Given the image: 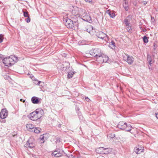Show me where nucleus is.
<instances>
[{
    "label": "nucleus",
    "mask_w": 158,
    "mask_h": 158,
    "mask_svg": "<svg viewBox=\"0 0 158 158\" xmlns=\"http://www.w3.org/2000/svg\"><path fill=\"white\" fill-rule=\"evenodd\" d=\"M70 63L67 61L63 62L62 64V70L63 71H67V69L70 68Z\"/></svg>",
    "instance_id": "ddd939ff"
},
{
    "label": "nucleus",
    "mask_w": 158,
    "mask_h": 158,
    "mask_svg": "<svg viewBox=\"0 0 158 158\" xmlns=\"http://www.w3.org/2000/svg\"><path fill=\"white\" fill-rule=\"evenodd\" d=\"M67 72H68L67 77L69 78H72L73 75L75 73V72L73 71H70L69 72H68V71Z\"/></svg>",
    "instance_id": "393cba45"
},
{
    "label": "nucleus",
    "mask_w": 158,
    "mask_h": 158,
    "mask_svg": "<svg viewBox=\"0 0 158 158\" xmlns=\"http://www.w3.org/2000/svg\"><path fill=\"white\" fill-rule=\"evenodd\" d=\"M64 153V151L61 148H57L55 151L52 153V155L55 157H59L63 155Z\"/></svg>",
    "instance_id": "423d86ee"
},
{
    "label": "nucleus",
    "mask_w": 158,
    "mask_h": 158,
    "mask_svg": "<svg viewBox=\"0 0 158 158\" xmlns=\"http://www.w3.org/2000/svg\"><path fill=\"white\" fill-rule=\"evenodd\" d=\"M125 27L126 29L128 31L129 33H131L132 27L131 24L130 25H125Z\"/></svg>",
    "instance_id": "b1692460"
},
{
    "label": "nucleus",
    "mask_w": 158,
    "mask_h": 158,
    "mask_svg": "<svg viewBox=\"0 0 158 158\" xmlns=\"http://www.w3.org/2000/svg\"><path fill=\"white\" fill-rule=\"evenodd\" d=\"M156 118L158 119V113L156 114Z\"/></svg>",
    "instance_id": "a18cd8bd"
},
{
    "label": "nucleus",
    "mask_w": 158,
    "mask_h": 158,
    "mask_svg": "<svg viewBox=\"0 0 158 158\" xmlns=\"http://www.w3.org/2000/svg\"><path fill=\"white\" fill-rule=\"evenodd\" d=\"M25 21H26V22L27 23H29L31 21V19L30 17L29 16L28 17H27V18L25 19Z\"/></svg>",
    "instance_id": "f704fd0d"
},
{
    "label": "nucleus",
    "mask_w": 158,
    "mask_h": 158,
    "mask_svg": "<svg viewBox=\"0 0 158 158\" xmlns=\"http://www.w3.org/2000/svg\"><path fill=\"white\" fill-rule=\"evenodd\" d=\"M20 101L23 102H25V100H23L22 99H20Z\"/></svg>",
    "instance_id": "c03bdc74"
},
{
    "label": "nucleus",
    "mask_w": 158,
    "mask_h": 158,
    "mask_svg": "<svg viewBox=\"0 0 158 158\" xmlns=\"http://www.w3.org/2000/svg\"><path fill=\"white\" fill-rule=\"evenodd\" d=\"M85 99L88 102L90 101V99L88 97H85Z\"/></svg>",
    "instance_id": "ea45409f"
},
{
    "label": "nucleus",
    "mask_w": 158,
    "mask_h": 158,
    "mask_svg": "<svg viewBox=\"0 0 158 158\" xmlns=\"http://www.w3.org/2000/svg\"><path fill=\"white\" fill-rule=\"evenodd\" d=\"M89 54L92 56L95 57L97 58L99 56L102 54V53L100 49L95 48L90 50L89 52Z\"/></svg>",
    "instance_id": "20e7f679"
},
{
    "label": "nucleus",
    "mask_w": 158,
    "mask_h": 158,
    "mask_svg": "<svg viewBox=\"0 0 158 158\" xmlns=\"http://www.w3.org/2000/svg\"><path fill=\"white\" fill-rule=\"evenodd\" d=\"M8 115V111L6 109L2 110L0 113V117L2 119L5 118Z\"/></svg>",
    "instance_id": "9b49d317"
},
{
    "label": "nucleus",
    "mask_w": 158,
    "mask_h": 158,
    "mask_svg": "<svg viewBox=\"0 0 158 158\" xmlns=\"http://www.w3.org/2000/svg\"><path fill=\"white\" fill-rule=\"evenodd\" d=\"M147 58L148 64L151 66V64H152V60L151 56L149 54H147Z\"/></svg>",
    "instance_id": "4be33fe9"
},
{
    "label": "nucleus",
    "mask_w": 158,
    "mask_h": 158,
    "mask_svg": "<svg viewBox=\"0 0 158 158\" xmlns=\"http://www.w3.org/2000/svg\"><path fill=\"white\" fill-rule=\"evenodd\" d=\"M130 15H128L127 16L126 19H125L124 20V23L125 25H130L131 24L130 23Z\"/></svg>",
    "instance_id": "dca6fc26"
},
{
    "label": "nucleus",
    "mask_w": 158,
    "mask_h": 158,
    "mask_svg": "<svg viewBox=\"0 0 158 158\" xmlns=\"http://www.w3.org/2000/svg\"><path fill=\"white\" fill-rule=\"evenodd\" d=\"M27 147L30 148H33L35 146V142L34 139L33 138H30L27 141L25 144Z\"/></svg>",
    "instance_id": "1a4fd4ad"
},
{
    "label": "nucleus",
    "mask_w": 158,
    "mask_h": 158,
    "mask_svg": "<svg viewBox=\"0 0 158 158\" xmlns=\"http://www.w3.org/2000/svg\"><path fill=\"white\" fill-rule=\"evenodd\" d=\"M41 131V130L40 128L37 127L35 128L34 129V131L35 133H39Z\"/></svg>",
    "instance_id": "bb28decb"
},
{
    "label": "nucleus",
    "mask_w": 158,
    "mask_h": 158,
    "mask_svg": "<svg viewBox=\"0 0 158 158\" xmlns=\"http://www.w3.org/2000/svg\"><path fill=\"white\" fill-rule=\"evenodd\" d=\"M78 14L81 17L83 20L89 23L92 22L89 14L85 10L80 8L78 10Z\"/></svg>",
    "instance_id": "f257e3e1"
},
{
    "label": "nucleus",
    "mask_w": 158,
    "mask_h": 158,
    "mask_svg": "<svg viewBox=\"0 0 158 158\" xmlns=\"http://www.w3.org/2000/svg\"><path fill=\"white\" fill-rule=\"evenodd\" d=\"M23 16L25 17H27L29 16V15H28V12L27 11H23Z\"/></svg>",
    "instance_id": "c756f323"
},
{
    "label": "nucleus",
    "mask_w": 158,
    "mask_h": 158,
    "mask_svg": "<svg viewBox=\"0 0 158 158\" xmlns=\"http://www.w3.org/2000/svg\"><path fill=\"white\" fill-rule=\"evenodd\" d=\"M123 6L126 11H128L129 9V6L128 1H125L123 3Z\"/></svg>",
    "instance_id": "6ab92c4d"
},
{
    "label": "nucleus",
    "mask_w": 158,
    "mask_h": 158,
    "mask_svg": "<svg viewBox=\"0 0 158 158\" xmlns=\"http://www.w3.org/2000/svg\"><path fill=\"white\" fill-rule=\"evenodd\" d=\"M38 81V83H37V85H40V86H43V85L44 84V83L43 82H41L40 81Z\"/></svg>",
    "instance_id": "473e14b6"
},
{
    "label": "nucleus",
    "mask_w": 158,
    "mask_h": 158,
    "mask_svg": "<svg viewBox=\"0 0 158 158\" xmlns=\"http://www.w3.org/2000/svg\"><path fill=\"white\" fill-rule=\"evenodd\" d=\"M142 31H143V32H144V31H147V30H146V29H143L142 30Z\"/></svg>",
    "instance_id": "49530a36"
},
{
    "label": "nucleus",
    "mask_w": 158,
    "mask_h": 158,
    "mask_svg": "<svg viewBox=\"0 0 158 158\" xmlns=\"http://www.w3.org/2000/svg\"><path fill=\"white\" fill-rule=\"evenodd\" d=\"M3 35L2 34H0V43L3 41Z\"/></svg>",
    "instance_id": "e433bc0d"
},
{
    "label": "nucleus",
    "mask_w": 158,
    "mask_h": 158,
    "mask_svg": "<svg viewBox=\"0 0 158 158\" xmlns=\"http://www.w3.org/2000/svg\"><path fill=\"white\" fill-rule=\"evenodd\" d=\"M143 149H139L138 147H135V148L134 150V151L137 154H139L143 151Z\"/></svg>",
    "instance_id": "412c9836"
},
{
    "label": "nucleus",
    "mask_w": 158,
    "mask_h": 158,
    "mask_svg": "<svg viewBox=\"0 0 158 158\" xmlns=\"http://www.w3.org/2000/svg\"><path fill=\"white\" fill-rule=\"evenodd\" d=\"M124 60L127 62L129 64H132L134 61V58L132 56H130L128 55H126L123 56Z\"/></svg>",
    "instance_id": "6e6552de"
},
{
    "label": "nucleus",
    "mask_w": 158,
    "mask_h": 158,
    "mask_svg": "<svg viewBox=\"0 0 158 158\" xmlns=\"http://www.w3.org/2000/svg\"><path fill=\"white\" fill-rule=\"evenodd\" d=\"M29 116L31 120L36 121L39 119L35 111L30 113L29 115Z\"/></svg>",
    "instance_id": "f8f14e48"
},
{
    "label": "nucleus",
    "mask_w": 158,
    "mask_h": 158,
    "mask_svg": "<svg viewBox=\"0 0 158 158\" xmlns=\"http://www.w3.org/2000/svg\"><path fill=\"white\" fill-rule=\"evenodd\" d=\"M109 47L112 49H114L115 47V43L113 41H112L109 44Z\"/></svg>",
    "instance_id": "a878e982"
},
{
    "label": "nucleus",
    "mask_w": 158,
    "mask_h": 158,
    "mask_svg": "<svg viewBox=\"0 0 158 158\" xmlns=\"http://www.w3.org/2000/svg\"><path fill=\"white\" fill-rule=\"evenodd\" d=\"M149 37H147L146 36H144L143 38V41L144 43H147L148 42V39Z\"/></svg>",
    "instance_id": "cd10ccee"
},
{
    "label": "nucleus",
    "mask_w": 158,
    "mask_h": 158,
    "mask_svg": "<svg viewBox=\"0 0 158 158\" xmlns=\"http://www.w3.org/2000/svg\"><path fill=\"white\" fill-rule=\"evenodd\" d=\"M85 1L86 2H89V3L91 2L92 1V0H85Z\"/></svg>",
    "instance_id": "a19ab883"
},
{
    "label": "nucleus",
    "mask_w": 158,
    "mask_h": 158,
    "mask_svg": "<svg viewBox=\"0 0 158 158\" xmlns=\"http://www.w3.org/2000/svg\"><path fill=\"white\" fill-rule=\"evenodd\" d=\"M17 58L14 56L6 57L2 59L3 63L6 66H10L14 64L17 60Z\"/></svg>",
    "instance_id": "f03ea898"
},
{
    "label": "nucleus",
    "mask_w": 158,
    "mask_h": 158,
    "mask_svg": "<svg viewBox=\"0 0 158 158\" xmlns=\"http://www.w3.org/2000/svg\"><path fill=\"white\" fill-rule=\"evenodd\" d=\"M41 100V99L36 97H33L31 99L32 102L35 104H37L39 103Z\"/></svg>",
    "instance_id": "2eb2a0df"
},
{
    "label": "nucleus",
    "mask_w": 158,
    "mask_h": 158,
    "mask_svg": "<svg viewBox=\"0 0 158 158\" xmlns=\"http://www.w3.org/2000/svg\"><path fill=\"white\" fill-rule=\"evenodd\" d=\"M26 127L28 129H32L34 128L33 126L31 124H27L26 125Z\"/></svg>",
    "instance_id": "c85d7f7f"
},
{
    "label": "nucleus",
    "mask_w": 158,
    "mask_h": 158,
    "mask_svg": "<svg viewBox=\"0 0 158 158\" xmlns=\"http://www.w3.org/2000/svg\"><path fill=\"white\" fill-rule=\"evenodd\" d=\"M142 3H143L144 5H146L147 4V2L146 1H143Z\"/></svg>",
    "instance_id": "79ce46f5"
},
{
    "label": "nucleus",
    "mask_w": 158,
    "mask_h": 158,
    "mask_svg": "<svg viewBox=\"0 0 158 158\" xmlns=\"http://www.w3.org/2000/svg\"><path fill=\"white\" fill-rule=\"evenodd\" d=\"M35 111L39 119H40L44 115V111L40 108L36 109Z\"/></svg>",
    "instance_id": "9d476101"
},
{
    "label": "nucleus",
    "mask_w": 158,
    "mask_h": 158,
    "mask_svg": "<svg viewBox=\"0 0 158 158\" xmlns=\"http://www.w3.org/2000/svg\"><path fill=\"white\" fill-rule=\"evenodd\" d=\"M96 35L97 37L102 40L106 41L108 39V35L102 31H99L97 33Z\"/></svg>",
    "instance_id": "0eeeda50"
},
{
    "label": "nucleus",
    "mask_w": 158,
    "mask_h": 158,
    "mask_svg": "<svg viewBox=\"0 0 158 158\" xmlns=\"http://www.w3.org/2000/svg\"><path fill=\"white\" fill-rule=\"evenodd\" d=\"M115 136V135L114 134H111L109 135V137L111 138H113Z\"/></svg>",
    "instance_id": "c9c22d12"
},
{
    "label": "nucleus",
    "mask_w": 158,
    "mask_h": 158,
    "mask_svg": "<svg viewBox=\"0 0 158 158\" xmlns=\"http://www.w3.org/2000/svg\"><path fill=\"white\" fill-rule=\"evenodd\" d=\"M58 127H61V125L60 124H59L58 125Z\"/></svg>",
    "instance_id": "09e8293b"
},
{
    "label": "nucleus",
    "mask_w": 158,
    "mask_h": 158,
    "mask_svg": "<svg viewBox=\"0 0 158 158\" xmlns=\"http://www.w3.org/2000/svg\"><path fill=\"white\" fill-rule=\"evenodd\" d=\"M56 141L57 142H60V138H56Z\"/></svg>",
    "instance_id": "37998d69"
},
{
    "label": "nucleus",
    "mask_w": 158,
    "mask_h": 158,
    "mask_svg": "<svg viewBox=\"0 0 158 158\" xmlns=\"http://www.w3.org/2000/svg\"><path fill=\"white\" fill-rule=\"evenodd\" d=\"M86 31L88 32V33H89L90 34H91L90 32L91 31L90 29H86Z\"/></svg>",
    "instance_id": "58836bf2"
},
{
    "label": "nucleus",
    "mask_w": 158,
    "mask_h": 158,
    "mask_svg": "<svg viewBox=\"0 0 158 158\" xmlns=\"http://www.w3.org/2000/svg\"><path fill=\"white\" fill-rule=\"evenodd\" d=\"M125 128H125L124 130L127 131H130L131 130L132 127L130 124H127V123L126 127H125Z\"/></svg>",
    "instance_id": "5701e85b"
},
{
    "label": "nucleus",
    "mask_w": 158,
    "mask_h": 158,
    "mask_svg": "<svg viewBox=\"0 0 158 158\" xmlns=\"http://www.w3.org/2000/svg\"><path fill=\"white\" fill-rule=\"evenodd\" d=\"M104 150V148L99 147L96 149V152L98 154H103V151Z\"/></svg>",
    "instance_id": "a211bd4d"
},
{
    "label": "nucleus",
    "mask_w": 158,
    "mask_h": 158,
    "mask_svg": "<svg viewBox=\"0 0 158 158\" xmlns=\"http://www.w3.org/2000/svg\"><path fill=\"white\" fill-rule=\"evenodd\" d=\"M44 135H41L40 137V139L41 140L42 143H44Z\"/></svg>",
    "instance_id": "2f4dec72"
},
{
    "label": "nucleus",
    "mask_w": 158,
    "mask_h": 158,
    "mask_svg": "<svg viewBox=\"0 0 158 158\" xmlns=\"http://www.w3.org/2000/svg\"><path fill=\"white\" fill-rule=\"evenodd\" d=\"M112 151V149L110 148H104L103 151V154H107L110 153Z\"/></svg>",
    "instance_id": "f3484780"
},
{
    "label": "nucleus",
    "mask_w": 158,
    "mask_h": 158,
    "mask_svg": "<svg viewBox=\"0 0 158 158\" xmlns=\"http://www.w3.org/2000/svg\"><path fill=\"white\" fill-rule=\"evenodd\" d=\"M153 49L154 50H156V44L155 43H154L153 44Z\"/></svg>",
    "instance_id": "4c0bfd02"
},
{
    "label": "nucleus",
    "mask_w": 158,
    "mask_h": 158,
    "mask_svg": "<svg viewBox=\"0 0 158 158\" xmlns=\"http://www.w3.org/2000/svg\"><path fill=\"white\" fill-rule=\"evenodd\" d=\"M125 1H127V0H124V2H125Z\"/></svg>",
    "instance_id": "8fccbe9b"
},
{
    "label": "nucleus",
    "mask_w": 158,
    "mask_h": 158,
    "mask_svg": "<svg viewBox=\"0 0 158 158\" xmlns=\"http://www.w3.org/2000/svg\"><path fill=\"white\" fill-rule=\"evenodd\" d=\"M151 22L152 24L155 25L156 23L155 19L154 17L151 16Z\"/></svg>",
    "instance_id": "7c9ffc66"
},
{
    "label": "nucleus",
    "mask_w": 158,
    "mask_h": 158,
    "mask_svg": "<svg viewBox=\"0 0 158 158\" xmlns=\"http://www.w3.org/2000/svg\"><path fill=\"white\" fill-rule=\"evenodd\" d=\"M30 77L32 79H33V78L34 77V76L33 75H32L30 76Z\"/></svg>",
    "instance_id": "de8ad7c7"
},
{
    "label": "nucleus",
    "mask_w": 158,
    "mask_h": 158,
    "mask_svg": "<svg viewBox=\"0 0 158 158\" xmlns=\"http://www.w3.org/2000/svg\"><path fill=\"white\" fill-rule=\"evenodd\" d=\"M108 59L107 56L102 54L96 58V60L99 63H103L106 62Z\"/></svg>",
    "instance_id": "39448f33"
},
{
    "label": "nucleus",
    "mask_w": 158,
    "mask_h": 158,
    "mask_svg": "<svg viewBox=\"0 0 158 158\" xmlns=\"http://www.w3.org/2000/svg\"><path fill=\"white\" fill-rule=\"evenodd\" d=\"M106 13L109 15L110 17L111 18H113L115 16L114 13L113 11H110V10H108Z\"/></svg>",
    "instance_id": "aec40b11"
},
{
    "label": "nucleus",
    "mask_w": 158,
    "mask_h": 158,
    "mask_svg": "<svg viewBox=\"0 0 158 158\" xmlns=\"http://www.w3.org/2000/svg\"><path fill=\"white\" fill-rule=\"evenodd\" d=\"M126 124L127 123H124L123 121L120 122L117 125V127L121 130H124L125 129V127H126Z\"/></svg>",
    "instance_id": "4468645a"
},
{
    "label": "nucleus",
    "mask_w": 158,
    "mask_h": 158,
    "mask_svg": "<svg viewBox=\"0 0 158 158\" xmlns=\"http://www.w3.org/2000/svg\"><path fill=\"white\" fill-rule=\"evenodd\" d=\"M68 156L69 158H76L74 154H69Z\"/></svg>",
    "instance_id": "72a5a7b5"
},
{
    "label": "nucleus",
    "mask_w": 158,
    "mask_h": 158,
    "mask_svg": "<svg viewBox=\"0 0 158 158\" xmlns=\"http://www.w3.org/2000/svg\"><path fill=\"white\" fill-rule=\"evenodd\" d=\"M77 110H79V109L78 108L77 109Z\"/></svg>",
    "instance_id": "3c124183"
},
{
    "label": "nucleus",
    "mask_w": 158,
    "mask_h": 158,
    "mask_svg": "<svg viewBox=\"0 0 158 158\" xmlns=\"http://www.w3.org/2000/svg\"><path fill=\"white\" fill-rule=\"evenodd\" d=\"M63 21L67 27L70 29L73 28L74 27L77 26L78 24L77 22L73 21L68 17L64 18Z\"/></svg>",
    "instance_id": "7ed1b4c3"
}]
</instances>
